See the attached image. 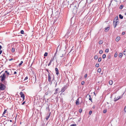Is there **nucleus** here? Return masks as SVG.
Returning <instances> with one entry per match:
<instances>
[{
    "instance_id": "nucleus-20",
    "label": "nucleus",
    "mask_w": 126,
    "mask_h": 126,
    "mask_svg": "<svg viewBox=\"0 0 126 126\" xmlns=\"http://www.w3.org/2000/svg\"><path fill=\"white\" fill-rule=\"evenodd\" d=\"M119 18L121 19H122L123 18V17L120 14L119 15Z\"/></svg>"
},
{
    "instance_id": "nucleus-5",
    "label": "nucleus",
    "mask_w": 126,
    "mask_h": 126,
    "mask_svg": "<svg viewBox=\"0 0 126 126\" xmlns=\"http://www.w3.org/2000/svg\"><path fill=\"white\" fill-rule=\"evenodd\" d=\"M47 106L46 107V110L48 112L50 111V109L49 108V104H47Z\"/></svg>"
},
{
    "instance_id": "nucleus-61",
    "label": "nucleus",
    "mask_w": 126,
    "mask_h": 126,
    "mask_svg": "<svg viewBox=\"0 0 126 126\" xmlns=\"http://www.w3.org/2000/svg\"><path fill=\"white\" fill-rule=\"evenodd\" d=\"M119 40H116V41L117 42Z\"/></svg>"
},
{
    "instance_id": "nucleus-26",
    "label": "nucleus",
    "mask_w": 126,
    "mask_h": 126,
    "mask_svg": "<svg viewBox=\"0 0 126 126\" xmlns=\"http://www.w3.org/2000/svg\"><path fill=\"white\" fill-rule=\"evenodd\" d=\"M106 57V55L105 54H104L103 55L102 57L103 59L105 58Z\"/></svg>"
},
{
    "instance_id": "nucleus-51",
    "label": "nucleus",
    "mask_w": 126,
    "mask_h": 126,
    "mask_svg": "<svg viewBox=\"0 0 126 126\" xmlns=\"http://www.w3.org/2000/svg\"><path fill=\"white\" fill-rule=\"evenodd\" d=\"M125 34V32H122V34L123 35H124Z\"/></svg>"
},
{
    "instance_id": "nucleus-41",
    "label": "nucleus",
    "mask_w": 126,
    "mask_h": 126,
    "mask_svg": "<svg viewBox=\"0 0 126 126\" xmlns=\"http://www.w3.org/2000/svg\"><path fill=\"white\" fill-rule=\"evenodd\" d=\"M120 39V37L119 36H118V37H117L116 38V39Z\"/></svg>"
},
{
    "instance_id": "nucleus-44",
    "label": "nucleus",
    "mask_w": 126,
    "mask_h": 126,
    "mask_svg": "<svg viewBox=\"0 0 126 126\" xmlns=\"http://www.w3.org/2000/svg\"><path fill=\"white\" fill-rule=\"evenodd\" d=\"M23 61H21V62L19 64V66L21 65L23 63Z\"/></svg>"
},
{
    "instance_id": "nucleus-58",
    "label": "nucleus",
    "mask_w": 126,
    "mask_h": 126,
    "mask_svg": "<svg viewBox=\"0 0 126 126\" xmlns=\"http://www.w3.org/2000/svg\"><path fill=\"white\" fill-rule=\"evenodd\" d=\"M17 73L16 72V71H15L14 72V74H16Z\"/></svg>"
},
{
    "instance_id": "nucleus-35",
    "label": "nucleus",
    "mask_w": 126,
    "mask_h": 126,
    "mask_svg": "<svg viewBox=\"0 0 126 126\" xmlns=\"http://www.w3.org/2000/svg\"><path fill=\"white\" fill-rule=\"evenodd\" d=\"M109 51V50L107 48L105 49V52H106L108 53Z\"/></svg>"
},
{
    "instance_id": "nucleus-60",
    "label": "nucleus",
    "mask_w": 126,
    "mask_h": 126,
    "mask_svg": "<svg viewBox=\"0 0 126 126\" xmlns=\"http://www.w3.org/2000/svg\"><path fill=\"white\" fill-rule=\"evenodd\" d=\"M112 0H111V1H110L111 2H110V5L111 4V2H112Z\"/></svg>"
},
{
    "instance_id": "nucleus-46",
    "label": "nucleus",
    "mask_w": 126,
    "mask_h": 126,
    "mask_svg": "<svg viewBox=\"0 0 126 126\" xmlns=\"http://www.w3.org/2000/svg\"><path fill=\"white\" fill-rule=\"evenodd\" d=\"M51 63V61H50V62H49V63L48 65V66H49L50 65Z\"/></svg>"
},
{
    "instance_id": "nucleus-7",
    "label": "nucleus",
    "mask_w": 126,
    "mask_h": 126,
    "mask_svg": "<svg viewBox=\"0 0 126 126\" xmlns=\"http://www.w3.org/2000/svg\"><path fill=\"white\" fill-rule=\"evenodd\" d=\"M55 70L56 72V74L58 75L59 74L58 69L57 68H56L55 69Z\"/></svg>"
},
{
    "instance_id": "nucleus-59",
    "label": "nucleus",
    "mask_w": 126,
    "mask_h": 126,
    "mask_svg": "<svg viewBox=\"0 0 126 126\" xmlns=\"http://www.w3.org/2000/svg\"><path fill=\"white\" fill-rule=\"evenodd\" d=\"M2 48L1 46L0 45V50H1V48Z\"/></svg>"
},
{
    "instance_id": "nucleus-42",
    "label": "nucleus",
    "mask_w": 126,
    "mask_h": 126,
    "mask_svg": "<svg viewBox=\"0 0 126 126\" xmlns=\"http://www.w3.org/2000/svg\"><path fill=\"white\" fill-rule=\"evenodd\" d=\"M6 110H5L3 112V114H5L6 112Z\"/></svg>"
},
{
    "instance_id": "nucleus-50",
    "label": "nucleus",
    "mask_w": 126,
    "mask_h": 126,
    "mask_svg": "<svg viewBox=\"0 0 126 126\" xmlns=\"http://www.w3.org/2000/svg\"><path fill=\"white\" fill-rule=\"evenodd\" d=\"M111 57L110 55H109L108 56V58L110 59Z\"/></svg>"
},
{
    "instance_id": "nucleus-28",
    "label": "nucleus",
    "mask_w": 126,
    "mask_h": 126,
    "mask_svg": "<svg viewBox=\"0 0 126 126\" xmlns=\"http://www.w3.org/2000/svg\"><path fill=\"white\" fill-rule=\"evenodd\" d=\"M58 88L56 89L55 90V92L54 93V94H56L58 93L57 91L58 90Z\"/></svg>"
},
{
    "instance_id": "nucleus-30",
    "label": "nucleus",
    "mask_w": 126,
    "mask_h": 126,
    "mask_svg": "<svg viewBox=\"0 0 126 126\" xmlns=\"http://www.w3.org/2000/svg\"><path fill=\"white\" fill-rule=\"evenodd\" d=\"M123 5H121L120 7V8L121 9H122L123 8Z\"/></svg>"
},
{
    "instance_id": "nucleus-53",
    "label": "nucleus",
    "mask_w": 126,
    "mask_h": 126,
    "mask_svg": "<svg viewBox=\"0 0 126 126\" xmlns=\"http://www.w3.org/2000/svg\"><path fill=\"white\" fill-rule=\"evenodd\" d=\"M13 60V58H11V59H9V61H12V60Z\"/></svg>"
},
{
    "instance_id": "nucleus-48",
    "label": "nucleus",
    "mask_w": 126,
    "mask_h": 126,
    "mask_svg": "<svg viewBox=\"0 0 126 126\" xmlns=\"http://www.w3.org/2000/svg\"><path fill=\"white\" fill-rule=\"evenodd\" d=\"M70 126H76V124H72L70 125Z\"/></svg>"
},
{
    "instance_id": "nucleus-33",
    "label": "nucleus",
    "mask_w": 126,
    "mask_h": 126,
    "mask_svg": "<svg viewBox=\"0 0 126 126\" xmlns=\"http://www.w3.org/2000/svg\"><path fill=\"white\" fill-rule=\"evenodd\" d=\"M118 55V54L116 52L114 54V56L115 57H116Z\"/></svg>"
},
{
    "instance_id": "nucleus-21",
    "label": "nucleus",
    "mask_w": 126,
    "mask_h": 126,
    "mask_svg": "<svg viewBox=\"0 0 126 126\" xmlns=\"http://www.w3.org/2000/svg\"><path fill=\"white\" fill-rule=\"evenodd\" d=\"M74 50H75V49L74 48H73V47L72 48V49L71 50L70 52H73L74 51Z\"/></svg>"
},
{
    "instance_id": "nucleus-40",
    "label": "nucleus",
    "mask_w": 126,
    "mask_h": 126,
    "mask_svg": "<svg viewBox=\"0 0 126 126\" xmlns=\"http://www.w3.org/2000/svg\"><path fill=\"white\" fill-rule=\"evenodd\" d=\"M95 67H98L99 66V64L96 63L95 65Z\"/></svg>"
},
{
    "instance_id": "nucleus-47",
    "label": "nucleus",
    "mask_w": 126,
    "mask_h": 126,
    "mask_svg": "<svg viewBox=\"0 0 126 126\" xmlns=\"http://www.w3.org/2000/svg\"><path fill=\"white\" fill-rule=\"evenodd\" d=\"M84 83H85V82L84 81H82L81 82V84L82 85H83L84 84Z\"/></svg>"
},
{
    "instance_id": "nucleus-63",
    "label": "nucleus",
    "mask_w": 126,
    "mask_h": 126,
    "mask_svg": "<svg viewBox=\"0 0 126 126\" xmlns=\"http://www.w3.org/2000/svg\"><path fill=\"white\" fill-rule=\"evenodd\" d=\"M125 15H126V12L125 13Z\"/></svg>"
},
{
    "instance_id": "nucleus-56",
    "label": "nucleus",
    "mask_w": 126,
    "mask_h": 126,
    "mask_svg": "<svg viewBox=\"0 0 126 126\" xmlns=\"http://www.w3.org/2000/svg\"><path fill=\"white\" fill-rule=\"evenodd\" d=\"M24 97H25V96H24L22 97L23 98V101H24Z\"/></svg>"
},
{
    "instance_id": "nucleus-27",
    "label": "nucleus",
    "mask_w": 126,
    "mask_h": 126,
    "mask_svg": "<svg viewBox=\"0 0 126 126\" xmlns=\"http://www.w3.org/2000/svg\"><path fill=\"white\" fill-rule=\"evenodd\" d=\"M15 50V48H12L11 49V51L12 52H14Z\"/></svg>"
},
{
    "instance_id": "nucleus-24",
    "label": "nucleus",
    "mask_w": 126,
    "mask_h": 126,
    "mask_svg": "<svg viewBox=\"0 0 126 126\" xmlns=\"http://www.w3.org/2000/svg\"><path fill=\"white\" fill-rule=\"evenodd\" d=\"M103 42L102 40H100L99 42V43L100 44H101L103 43Z\"/></svg>"
},
{
    "instance_id": "nucleus-25",
    "label": "nucleus",
    "mask_w": 126,
    "mask_h": 126,
    "mask_svg": "<svg viewBox=\"0 0 126 126\" xmlns=\"http://www.w3.org/2000/svg\"><path fill=\"white\" fill-rule=\"evenodd\" d=\"M98 57L97 55H95L94 56V59L96 60L98 59Z\"/></svg>"
},
{
    "instance_id": "nucleus-55",
    "label": "nucleus",
    "mask_w": 126,
    "mask_h": 126,
    "mask_svg": "<svg viewBox=\"0 0 126 126\" xmlns=\"http://www.w3.org/2000/svg\"><path fill=\"white\" fill-rule=\"evenodd\" d=\"M126 106L125 107V109H124V111L125 112H126Z\"/></svg>"
},
{
    "instance_id": "nucleus-4",
    "label": "nucleus",
    "mask_w": 126,
    "mask_h": 126,
    "mask_svg": "<svg viewBox=\"0 0 126 126\" xmlns=\"http://www.w3.org/2000/svg\"><path fill=\"white\" fill-rule=\"evenodd\" d=\"M52 76V75L50 73H49L48 74V81L49 82H51Z\"/></svg>"
},
{
    "instance_id": "nucleus-18",
    "label": "nucleus",
    "mask_w": 126,
    "mask_h": 126,
    "mask_svg": "<svg viewBox=\"0 0 126 126\" xmlns=\"http://www.w3.org/2000/svg\"><path fill=\"white\" fill-rule=\"evenodd\" d=\"M109 83L111 85L113 83V81L111 80H110L109 81Z\"/></svg>"
},
{
    "instance_id": "nucleus-49",
    "label": "nucleus",
    "mask_w": 126,
    "mask_h": 126,
    "mask_svg": "<svg viewBox=\"0 0 126 126\" xmlns=\"http://www.w3.org/2000/svg\"><path fill=\"white\" fill-rule=\"evenodd\" d=\"M87 74H85L84 76L85 78H86L87 77Z\"/></svg>"
},
{
    "instance_id": "nucleus-12",
    "label": "nucleus",
    "mask_w": 126,
    "mask_h": 126,
    "mask_svg": "<svg viewBox=\"0 0 126 126\" xmlns=\"http://www.w3.org/2000/svg\"><path fill=\"white\" fill-rule=\"evenodd\" d=\"M51 113L50 112H49L48 116L46 117V119L47 120H48V119L50 117V115Z\"/></svg>"
},
{
    "instance_id": "nucleus-13",
    "label": "nucleus",
    "mask_w": 126,
    "mask_h": 126,
    "mask_svg": "<svg viewBox=\"0 0 126 126\" xmlns=\"http://www.w3.org/2000/svg\"><path fill=\"white\" fill-rule=\"evenodd\" d=\"M20 95L21 96V97L25 96L23 94V93L22 92L20 93Z\"/></svg>"
},
{
    "instance_id": "nucleus-38",
    "label": "nucleus",
    "mask_w": 126,
    "mask_h": 126,
    "mask_svg": "<svg viewBox=\"0 0 126 126\" xmlns=\"http://www.w3.org/2000/svg\"><path fill=\"white\" fill-rule=\"evenodd\" d=\"M47 52H45L44 55V56H47Z\"/></svg>"
},
{
    "instance_id": "nucleus-8",
    "label": "nucleus",
    "mask_w": 126,
    "mask_h": 126,
    "mask_svg": "<svg viewBox=\"0 0 126 126\" xmlns=\"http://www.w3.org/2000/svg\"><path fill=\"white\" fill-rule=\"evenodd\" d=\"M120 96H118L117 98H115L114 99V100L115 101H117V100L119 99L120 98Z\"/></svg>"
},
{
    "instance_id": "nucleus-1",
    "label": "nucleus",
    "mask_w": 126,
    "mask_h": 126,
    "mask_svg": "<svg viewBox=\"0 0 126 126\" xmlns=\"http://www.w3.org/2000/svg\"><path fill=\"white\" fill-rule=\"evenodd\" d=\"M69 7V9L70 8L72 11V12L74 13H76L77 12V7L76 5V3H73L70 5H69L67 6V7Z\"/></svg>"
},
{
    "instance_id": "nucleus-37",
    "label": "nucleus",
    "mask_w": 126,
    "mask_h": 126,
    "mask_svg": "<svg viewBox=\"0 0 126 126\" xmlns=\"http://www.w3.org/2000/svg\"><path fill=\"white\" fill-rule=\"evenodd\" d=\"M82 111V109H80L79 110V112L80 113H81Z\"/></svg>"
},
{
    "instance_id": "nucleus-34",
    "label": "nucleus",
    "mask_w": 126,
    "mask_h": 126,
    "mask_svg": "<svg viewBox=\"0 0 126 126\" xmlns=\"http://www.w3.org/2000/svg\"><path fill=\"white\" fill-rule=\"evenodd\" d=\"M101 57H99V58L98 60V62H100L101 60Z\"/></svg>"
},
{
    "instance_id": "nucleus-23",
    "label": "nucleus",
    "mask_w": 126,
    "mask_h": 126,
    "mask_svg": "<svg viewBox=\"0 0 126 126\" xmlns=\"http://www.w3.org/2000/svg\"><path fill=\"white\" fill-rule=\"evenodd\" d=\"M123 54L122 53H119V56L120 57H121L123 56Z\"/></svg>"
},
{
    "instance_id": "nucleus-54",
    "label": "nucleus",
    "mask_w": 126,
    "mask_h": 126,
    "mask_svg": "<svg viewBox=\"0 0 126 126\" xmlns=\"http://www.w3.org/2000/svg\"><path fill=\"white\" fill-rule=\"evenodd\" d=\"M2 52V50H0V55L1 54Z\"/></svg>"
},
{
    "instance_id": "nucleus-29",
    "label": "nucleus",
    "mask_w": 126,
    "mask_h": 126,
    "mask_svg": "<svg viewBox=\"0 0 126 126\" xmlns=\"http://www.w3.org/2000/svg\"><path fill=\"white\" fill-rule=\"evenodd\" d=\"M5 73L6 74H7L8 75H10L9 73L7 71H6L5 72Z\"/></svg>"
},
{
    "instance_id": "nucleus-62",
    "label": "nucleus",
    "mask_w": 126,
    "mask_h": 126,
    "mask_svg": "<svg viewBox=\"0 0 126 126\" xmlns=\"http://www.w3.org/2000/svg\"><path fill=\"white\" fill-rule=\"evenodd\" d=\"M10 122H12V120H10Z\"/></svg>"
},
{
    "instance_id": "nucleus-15",
    "label": "nucleus",
    "mask_w": 126,
    "mask_h": 126,
    "mask_svg": "<svg viewBox=\"0 0 126 126\" xmlns=\"http://www.w3.org/2000/svg\"><path fill=\"white\" fill-rule=\"evenodd\" d=\"M20 33L21 34H24L25 36H26L27 34L25 33H24V31L23 30H22L20 31Z\"/></svg>"
},
{
    "instance_id": "nucleus-52",
    "label": "nucleus",
    "mask_w": 126,
    "mask_h": 126,
    "mask_svg": "<svg viewBox=\"0 0 126 126\" xmlns=\"http://www.w3.org/2000/svg\"><path fill=\"white\" fill-rule=\"evenodd\" d=\"M25 101H24L22 103V105H23L25 103Z\"/></svg>"
},
{
    "instance_id": "nucleus-2",
    "label": "nucleus",
    "mask_w": 126,
    "mask_h": 126,
    "mask_svg": "<svg viewBox=\"0 0 126 126\" xmlns=\"http://www.w3.org/2000/svg\"><path fill=\"white\" fill-rule=\"evenodd\" d=\"M6 78V76L5 73L2 74L0 76V78L1 79V81L2 82L5 84L6 85L7 82L5 80V79Z\"/></svg>"
},
{
    "instance_id": "nucleus-32",
    "label": "nucleus",
    "mask_w": 126,
    "mask_h": 126,
    "mask_svg": "<svg viewBox=\"0 0 126 126\" xmlns=\"http://www.w3.org/2000/svg\"><path fill=\"white\" fill-rule=\"evenodd\" d=\"M101 70V69L100 68H99L97 70V72H98L100 73Z\"/></svg>"
},
{
    "instance_id": "nucleus-9",
    "label": "nucleus",
    "mask_w": 126,
    "mask_h": 126,
    "mask_svg": "<svg viewBox=\"0 0 126 126\" xmlns=\"http://www.w3.org/2000/svg\"><path fill=\"white\" fill-rule=\"evenodd\" d=\"M115 21H118V16H116L114 18L113 21V23H114V22H115Z\"/></svg>"
},
{
    "instance_id": "nucleus-64",
    "label": "nucleus",
    "mask_w": 126,
    "mask_h": 126,
    "mask_svg": "<svg viewBox=\"0 0 126 126\" xmlns=\"http://www.w3.org/2000/svg\"><path fill=\"white\" fill-rule=\"evenodd\" d=\"M54 77H53V79L52 80H54Z\"/></svg>"
},
{
    "instance_id": "nucleus-31",
    "label": "nucleus",
    "mask_w": 126,
    "mask_h": 126,
    "mask_svg": "<svg viewBox=\"0 0 126 126\" xmlns=\"http://www.w3.org/2000/svg\"><path fill=\"white\" fill-rule=\"evenodd\" d=\"M54 57L52 58L51 60H50V61H51V62H52V61H53L54 60Z\"/></svg>"
},
{
    "instance_id": "nucleus-10",
    "label": "nucleus",
    "mask_w": 126,
    "mask_h": 126,
    "mask_svg": "<svg viewBox=\"0 0 126 126\" xmlns=\"http://www.w3.org/2000/svg\"><path fill=\"white\" fill-rule=\"evenodd\" d=\"M119 23V22L118 21H115V25L114 23V28H115L117 24H118Z\"/></svg>"
},
{
    "instance_id": "nucleus-14",
    "label": "nucleus",
    "mask_w": 126,
    "mask_h": 126,
    "mask_svg": "<svg viewBox=\"0 0 126 126\" xmlns=\"http://www.w3.org/2000/svg\"><path fill=\"white\" fill-rule=\"evenodd\" d=\"M105 31L106 32H107L109 30L110 27H107L105 28Z\"/></svg>"
},
{
    "instance_id": "nucleus-39",
    "label": "nucleus",
    "mask_w": 126,
    "mask_h": 126,
    "mask_svg": "<svg viewBox=\"0 0 126 126\" xmlns=\"http://www.w3.org/2000/svg\"><path fill=\"white\" fill-rule=\"evenodd\" d=\"M107 110H103V112L104 113H105L107 112Z\"/></svg>"
},
{
    "instance_id": "nucleus-11",
    "label": "nucleus",
    "mask_w": 126,
    "mask_h": 126,
    "mask_svg": "<svg viewBox=\"0 0 126 126\" xmlns=\"http://www.w3.org/2000/svg\"><path fill=\"white\" fill-rule=\"evenodd\" d=\"M65 89H66L65 88V86H64L62 88L61 91L63 93L65 91Z\"/></svg>"
},
{
    "instance_id": "nucleus-19",
    "label": "nucleus",
    "mask_w": 126,
    "mask_h": 126,
    "mask_svg": "<svg viewBox=\"0 0 126 126\" xmlns=\"http://www.w3.org/2000/svg\"><path fill=\"white\" fill-rule=\"evenodd\" d=\"M79 99H78L76 101V105H78L79 104Z\"/></svg>"
},
{
    "instance_id": "nucleus-22",
    "label": "nucleus",
    "mask_w": 126,
    "mask_h": 126,
    "mask_svg": "<svg viewBox=\"0 0 126 126\" xmlns=\"http://www.w3.org/2000/svg\"><path fill=\"white\" fill-rule=\"evenodd\" d=\"M89 99L90 100H91V102H92V98H91V95H89Z\"/></svg>"
},
{
    "instance_id": "nucleus-3",
    "label": "nucleus",
    "mask_w": 126,
    "mask_h": 126,
    "mask_svg": "<svg viewBox=\"0 0 126 126\" xmlns=\"http://www.w3.org/2000/svg\"><path fill=\"white\" fill-rule=\"evenodd\" d=\"M5 85L2 82L0 83V91L4 90L6 88Z\"/></svg>"
},
{
    "instance_id": "nucleus-43",
    "label": "nucleus",
    "mask_w": 126,
    "mask_h": 126,
    "mask_svg": "<svg viewBox=\"0 0 126 126\" xmlns=\"http://www.w3.org/2000/svg\"><path fill=\"white\" fill-rule=\"evenodd\" d=\"M92 111L91 110H90L89 113V114L90 115H91V114L92 113Z\"/></svg>"
},
{
    "instance_id": "nucleus-45",
    "label": "nucleus",
    "mask_w": 126,
    "mask_h": 126,
    "mask_svg": "<svg viewBox=\"0 0 126 126\" xmlns=\"http://www.w3.org/2000/svg\"><path fill=\"white\" fill-rule=\"evenodd\" d=\"M28 79V77H26L25 79H24V80H26L27 79Z\"/></svg>"
},
{
    "instance_id": "nucleus-16",
    "label": "nucleus",
    "mask_w": 126,
    "mask_h": 126,
    "mask_svg": "<svg viewBox=\"0 0 126 126\" xmlns=\"http://www.w3.org/2000/svg\"><path fill=\"white\" fill-rule=\"evenodd\" d=\"M69 36H68V34H66L65 36H64V38L66 39H67V38H69V39H70L71 37H68Z\"/></svg>"
},
{
    "instance_id": "nucleus-17",
    "label": "nucleus",
    "mask_w": 126,
    "mask_h": 126,
    "mask_svg": "<svg viewBox=\"0 0 126 126\" xmlns=\"http://www.w3.org/2000/svg\"><path fill=\"white\" fill-rule=\"evenodd\" d=\"M70 32V31L69 29H68L67 30V32L66 34L69 35V33Z\"/></svg>"
},
{
    "instance_id": "nucleus-36",
    "label": "nucleus",
    "mask_w": 126,
    "mask_h": 126,
    "mask_svg": "<svg viewBox=\"0 0 126 126\" xmlns=\"http://www.w3.org/2000/svg\"><path fill=\"white\" fill-rule=\"evenodd\" d=\"M103 52V51L102 50H100L99 51V53L100 54H102Z\"/></svg>"
},
{
    "instance_id": "nucleus-6",
    "label": "nucleus",
    "mask_w": 126,
    "mask_h": 126,
    "mask_svg": "<svg viewBox=\"0 0 126 126\" xmlns=\"http://www.w3.org/2000/svg\"><path fill=\"white\" fill-rule=\"evenodd\" d=\"M66 2L65 1H64L62 4V6H63V7H65L66 6V5L65 4V3Z\"/></svg>"
},
{
    "instance_id": "nucleus-57",
    "label": "nucleus",
    "mask_w": 126,
    "mask_h": 126,
    "mask_svg": "<svg viewBox=\"0 0 126 126\" xmlns=\"http://www.w3.org/2000/svg\"><path fill=\"white\" fill-rule=\"evenodd\" d=\"M46 71L48 72V73H49V72L48 70L47 69Z\"/></svg>"
}]
</instances>
